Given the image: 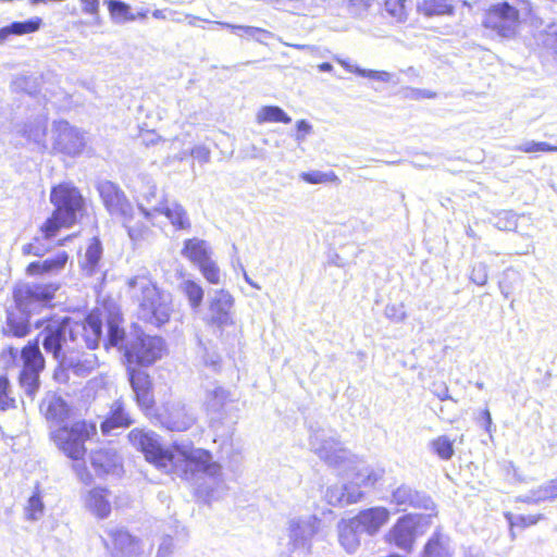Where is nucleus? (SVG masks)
I'll list each match as a JSON object with an SVG mask.
<instances>
[{"label": "nucleus", "mask_w": 557, "mask_h": 557, "mask_svg": "<svg viewBox=\"0 0 557 557\" xmlns=\"http://www.w3.org/2000/svg\"><path fill=\"white\" fill-rule=\"evenodd\" d=\"M423 557H450L447 541L440 533H434L423 548Z\"/></svg>", "instance_id": "nucleus-36"}, {"label": "nucleus", "mask_w": 557, "mask_h": 557, "mask_svg": "<svg viewBox=\"0 0 557 557\" xmlns=\"http://www.w3.org/2000/svg\"><path fill=\"white\" fill-rule=\"evenodd\" d=\"M258 124L264 123H283L289 124L292 117L277 106H263L259 109L256 115Z\"/></svg>", "instance_id": "nucleus-30"}, {"label": "nucleus", "mask_w": 557, "mask_h": 557, "mask_svg": "<svg viewBox=\"0 0 557 557\" xmlns=\"http://www.w3.org/2000/svg\"><path fill=\"white\" fill-rule=\"evenodd\" d=\"M518 149L525 153L556 152L557 146H552L545 141H531V143H527V144L520 146Z\"/></svg>", "instance_id": "nucleus-47"}, {"label": "nucleus", "mask_w": 557, "mask_h": 557, "mask_svg": "<svg viewBox=\"0 0 557 557\" xmlns=\"http://www.w3.org/2000/svg\"><path fill=\"white\" fill-rule=\"evenodd\" d=\"M8 330L7 335L16 338H23L30 333V323L27 319H18L15 317H8L7 319Z\"/></svg>", "instance_id": "nucleus-41"}, {"label": "nucleus", "mask_w": 557, "mask_h": 557, "mask_svg": "<svg viewBox=\"0 0 557 557\" xmlns=\"http://www.w3.org/2000/svg\"><path fill=\"white\" fill-rule=\"evenodd\" d=\"M231 400L228 391L218 387L209 392L207 395L206 406L208 410L219 411Z\"/></svg>", "instance_id": "nucleus-39"}, {"label": "nucleus", "mask_w": 557, "mask_h": 557, "mask_svg": "<svg viewBox=\"0 0 557 557\" xmlns=\"http://www.w3.org/2000/svg\"><path fill=\"white\" fill-rule=\"evenodd\" d=\"M44 511V504L39 492H35L27 502L25 515L28 520H36Z\"/></svg>", "instance_id": "nucleus-44"}, {"label": "nucleus", "mask_w": 557, "mask_h": 557, "mask_svg": "<svg viewBox=\"0 0 557 557\" xmlns=\"http://www.w3.org/2000/svg\"><path fill=\"white\" fill-rule=\"evenodd\" d=\"M473 281H474V282H476L479 285H483V284H485V283H486L487 277H486V275H483V276H482V277H480L479 280H476V278H474V277H473Z\"/></svg>", "instance_id": "nucleus-62"}, {"label": "nucleus", "mask_w": 557, "mask_h": 557, "mask_svg": "<svg viewBox=\"0 0 557 557\" xmlns=\"http://www.w3.org/2000/svg\"><path fill=\"white\" fill-rule=\"evenodd\" d=\"M100 199L112 218L121 221L132 239H138L148 231L143 215L136 212L124 191L111 182L98 186Z\"/></svg>", "instance_id": "nucleus-5"}, {"label": "nucleus", "mask_w": 557, "mask_h": 557, "mask_svg": "<svg viewBox=\"0 0 557 557\" xmlns=\"http://www.w3.org/2000/svg\"><path fill=\"white\" fill-rule=\"evenodd\" d=\"M436 396L440 400H447L450 398L448 388L446 386L441 393H436Z\"/></svg>", "instance_id": "nucleus-58"}, {"label": "nucleus", "mask_w": 557, "mask_h": 557, "mask_svg": "<svg viewBox=\"0 0 557 557\" xmlns=\"http://www.w3.org/2000/svg\"><path fill=\"white\" fill-rule=\"evenodd\" d=\"M417 492L410 486L400 485L392 492L391 503L396 506H414L417 503Z\"/></svg>", "instance_id": "nucleus-38"}, {"label": "nucleus", "mask_w": 557, "mask_h": 557, "mask_svg": "<svg viewBox=\"0 0 557 557\" xmlns=\"http://www.w3.org/2000/svg\"><path fill=\"white\" fill-rule=\"evenodd\" d=\"M17 356V350L16 348L12 347V346H8L5 347L2 351H1V357H9L11 359H15Z\"/></svg>", "instance_id": "nucleus-57"}, {"label": "nucleus", "mask_w": 557, "mask_h": 557, "mask_svg": "<svg viewBox=\"0 0 557 557\" xmlns=\"http://www.w3.org/2000/svg\"><path fill=\"white\" fill-rule=\"evenodd\" d=\"M106 4L110 16L116 22H129L136 18L131 12V7L121 0H107Z\"/></svg>", "instance_id": "nucleus-37"}, {"label": "nucleus", "mask_w": 557, "mask_h": 557, "mask_svg": "<svg viewBox=\"0 0 557 557\" xmlns=\"http://www.w3.org/2000/svg\"><path fill=\"white\" fill-rule=\"evenodd\" d=\"M97 434L96 421L85 418L61 423L49 433L50 441L60 453L73 461L76 476L86 485L94 481L92 473L84 462L88 453L87 444Z\"/></svg>", "instance_id": "nucleus-3"}, {"label": "nucleus", "mask_w": 557, "mask_h": 557, "mask_svg": "<svg viewBox=\"0 0 557 557\" xmlns=\"http://www.w3.org/2000/svg\"><path fill=\"white\" fill-rule=\"evenodd\" d=\"M133 423V420L125 411L124 405L121 401L114 403L104 420L100 423V429L103 434L110 433L117 428H127Z\"/></svg>", "instance_id": "nucleus-27"}, {"label": "nucleus", "mask_w": 557, "mask_h": 557, "mask_svg": "<svg viewBox=\"0 0 557 557\" xmlns=\"http://www.w3.org/2000/svg\"><path fill=\"white\" fill-rule=\"evenodd\" d=\"M544 47L552 55L557 59V30L546 35Z\"/></svg>", "instance_id": "nucleus-52"}, {"label": "nucleus", "mask_w": 557, "mask_h": 557, "mask_svg": "<svg viewBox=\"0 0 557 557\" xmlns=\"http://www.w3.org/2000/svg\"><path fill=\"white\" fill-rule=\"evenodd\" d=\"M541 499H556L557 498V476L547 481L539 488Z\"/></svg>", "instance_id": "nucleus-48"}, {"label": "nucleus", "mask_w": 557, "mask_h": 557, "mask_svg": "<svg viewBox=\"0 0 557 557\" xmlns=\"http://www.w3.org/2000/svg\"><path fill=\"white\" fill-rule=\"evenodd\" d=\"M520 24L519 10L506 1L488 7L482 21L485 29L502 38L513 37Z\"/></svg>", "instance_id": "nucleus-10"}, {"label": "nucleus", "mask_w": 557, "mask_h": 557, "mask_svg": "<svg viewBox=\"0 0 557 557\" xmlns=\"http://www.w3.org/2000/svg\"><path fill=\"white\" fill-rule=\"evenodd\" d=\"M126 372L135 403L147 417H151L156 409V398L150 374L134 366H127Z\"/></svg>", "instance_id": "nucleus-14"}, {"label": "nucleus", "mask_w": 557, "mask_h": 557, "mask_svg": "<svg viewBox=\"0 0 557 557\" xmlns=\"http://www.w3.org/2000/svg\"><path fill=\"white\" fill-rule=\"evenodd\" d=\"M102 320L107 327L103 347L110 349L122 346L126 339V331L121 309L113 304L102 302Z\"/></svg>", "instance_id": "nucleus-16"}, {"label": "nucleus", "mask_w": 557, "mask_h": 557, "mask_svg": "<svg viewBox=\"0 0 557 557\" xmlns=\"http://www.w3.org/2000/svg\"><path fill=\"white\" fill-rule=\"evenodd\" d=\"M35 326L41 329L36 337L41 339L46 352L51 354L60 363L75 371L94 369L97 363L95 354H89L85 359L79 358V346L72 333L70 318L49 317L37 321Z\"/></svg>", "instance_id": "nucleus-2"}, {"label": "nucleus", "mask_w": 557, "mask_h": 557, "mask_svg": "<svg viewBox=\"0 0 557 557\" xmlns=\"http://www.w3.org/2000/svg\"><path fill=\"white\" fill-rule=\"evenodd\" d=\"M76 236V234H70V235H66L65 237L59 239L57 242V245L58 246H63L65 243L72 240L74 237Z\"/></svg>", "instance_id": "nucleus-60"}, {"label": "nucleus", "mask_w": 557, "mask_h": 557, "mask_svg": "<svg viewBox=\"0 0 557 557\" xmlns=\"http://www.w3.org/2000/svg\"><path fill=\"white\" fill-rule=\"evenodd\" d=\"M87 455L95 474L99 478L108 476L123 469V458L113 447L100 446L91 449Z\"/></svg>", "instance_id": "nucleus-17"}, {"label": "nucleus", "mask_w": 557, "mask_h": 557, "mask_svg": "<svg viewBox=\"0 0 557 557\" xmlns=\"http://www.w3.org/2000/svg\"><path fill=\"white\" fill-rule=\"evenodd\" d=\"M53 150L66 156H76L84 150L85 140L83 134L67 121L61 120L53 123Z\"/></svg>", "instance_id": "nucleus-15"}, {"label": "nucleus", "mask_w": 557, "mask_h": 557, "mask_svg": "<svg viewBox=\"0 0 557 557\" xmlns=\"http://www.w3.org/2000/svg\"><path fill=\"white\" fill-rule=\"evenodd\" d=\"M150 215H151V214H150L149 212H144V218H145V219L150 218Z\"/></svg>", "instance_id": "nucleus-63"}, {"label": "nucleus", "mask_w": 557, "mask_h": 557, "mask_svg": "<svg viewBox=\"0 0 557 557\" xmlns=\"http://www.w3.org/2000/svg\"><path fill=\"white\" fill-rule=\"evenodd\" d=\"M58 286L52 284L22 286L13 290V298L18 307L27 306L32 301H49L53 299Z\"/></svg>", "instance_id": "nucleus-23"}, {"label": "nucleus", "mask_w": 557, "mask_h": 557, "mask_svg": "<svg viewBox=\"0 0 557 557\" xmlns=\"http://www.w3.org/2000/svg\"><path fill=\"white\" fill-rule=\"evenodd\" d=\"M102 248L98 238H92L86 249L85 261L82 263V270L88 275L94 274L101 259Z\"/></svg>", "instance_id": "nucleus-35"}, {"label": "nucleus", "mask_w": 557, "mask_h": 557, "mask_svg": "<svg viewBox=\"0 0 557 557\" xmlns=\"http://www.w3.org/2000/svg\"><path fill=\"white\" fill-rule=\"evenodd\" d=\"M358 531L357 525L352 524V518L339 528L338 540L346 552L354 553L359 547L360 539Z\"/></svg>", "instance_id": "nucleus-31"}, {"label": "nucleus", "mask_w": 557, "mask_h": 557, "mask_svg": "<svg viewBox=\"0 0 557 557\" xmlns=\"http://www.w3.org/2000/svg\"><path fill=\"white\" fill-rule=\"evenodd\" d=\"M44 25L39 16H33L26 21H15L0 28V45L10 36H24L38 32Z\"/></svg>", "instance_id": "nucleus-26"}, {"label": "nucleus", "mask_w": 557, "mask_h": 557, "mask_svg": "<svg viewBox=\"0 0 557 557\" xmlns=\"http://www.w3.org/2000/svg\"><path fill=\"white\" fill-rule=\"evenodd\" d=\"M82 10L85 14L99 20L100 2L99 0H79Z\"/></svg>", "instance_id": "nucleus-51"}, {"label": "nucleus", "mask_w": 557, "mask_h": 557, "mask_svg": "<svg viewBox=\"0 0 557 557\" xmlns=\"http://www.w3.org/2000/svg\"><path fill=\"white\" fill-rule=\"evenodd\" d=\"M506 518L509 522L510 530L525 529L536 524L541 519L542 515H518L506 513Z\"/></svg>", "instance_id": "nucleus-43"}, {"label": "nucleus", "mask_w": 557, "mask_h": 557, "mask_svg": "<svg viewBox=\"0 0 557 557\" xmlns=\"http://www.w3.org/2000/svg\"><path fill=\"white\" fill-rule=\"evenodd\" d=\"M21 359L23 366L17 376L18 384L25 388L27 395L34 396L39 388V374L46 366L38 337L22 347Z\"/></svg>", "instance_id": "nucleus-11"}, {"label": "nucleus", "mask_w": 557, "mask_h": 557, "mask_svg": "<svg viewBox=\"0 0 557 557\" xmlns=\"http://www.w3.org/2000/svg\"><path fill=\"white\" fill-rule=\"evenodd\" d=\"M300 178L308 184H338L339 177L335 174V172H321V171H309L302 172L300 174Z\"/></svg>", "instance_id": "nucleus-40"}, {"label": "nucleus", "mask_w": 557, "mask_h": 557, "mask_svg": "<svg viewBox=\"0 0 557 557\" xmlns=\"http://www.w3.org/2000/svg\"><path fill=\"white\" fill-rule=\"evenodd\" d=\"M391 510L384 506H373L358 511L352 524L368 535L377 534L391 520Z\"/></svg>", "instance_id": "nucleus-18"}, {"label": "nucleus", "mask_w": 557, "mask_h": 557, "mask_svg": "<svg viewBox=\"0 0 557 557\" xmlns=\"http://www.w3.org/2000/svg\"><path fill=\"white\" fill-rule=\"evenodd\" d=\"M54 212L76 224L86 215V200L79 189L70 183H60L50 190Z\"/></svg>", "instance_id": "nucleus-9"}, {"label": "nucleus", "mask_w": 557, "mask_h": 557, "mask_svg": "<svg viewBox=\"0 0 557 557\" xmlns=\"http://www.w3.org/2000/svg\"><path fill=\"white\" fill-rule=\"evenodd\" d=\"M319 69H320L321 71L329 72V71H331V70L333 69V66H332V64H331V63H329V62H324V63H321V64L319 65Z\"/></svg>", "instance_id": "nucleus-61"}, {"label": "nucleus", "mask_w": 557, "mask_h": 557, "mask_svg": "<svg viewBox=\"0 0 557 557\" xmlns=\"http://www.w3.org/2000/svg\"><path fill=\"white\" fill-rule=\"evenodd\" d=\"M190 154L198 157L203 161H208L210 157V151L206 147H197L191 149Z\"/></svg>", "instance_id": "nucleus-56"}, {"label": "nucleus", "mask_w": 557, "mask_h": 557, "mask_svg": "<svg viewBox=\"0 0 557 557\" xmlns=\"http://www.w3.org/2000/svg\"><path fill=\"white\" fill-rule=\"evenodd\" d=\"M417 11L426 17L450 15L454 12V5L449 0H423L418 3Z\"/></svg>", "instance_id": "nucleus-29"}, {"label": "nucleus", "mask_w": 557, "mask_h": 557, "mask_svg": "<svg viewBox=\"0 0 557 557\" xmlns=\"http://www.w3.org/2000/svg\"><path fill=\"white\" fill-rule=\"evenodd\" d=\"M39 411L48 422L58 426L67 422L73 414V407L62 396L53 394L41 400Z\"/></svg>", "instance_id": "nucleus-20"}, {"label": "nucleus", "mask_w": 557, "mask_h": 557, "mask_svg": "<svg viewBox=\"0 0 557 557\" xmlns=\"http://www.w3.org/2000/svg\"><path fill=\"white\" fill-rule=\"evenodd\" d=\"M234 29L244 30L248 34H253L255 32L259 30L258 28L250 27V26H233Z\"/></svg>", "instance_id": "nucleus-59"}, {"label": "nucleus", "mask_w": 557, "mask_h": 557, "mask_svg": "<svg viewBox=\"0 0 557 557\" xmlns=\"http://www.w3.org/2000/svg\"><path fill=\"white\" fill-rule=\"evenodd\" d=\"M153 417L161 428L171 432H185L196 421L184 405L164 406L163 411Z\"/></svg>", "instance_id": "nucleus-19"}, {"label": "nucleus", "mask_w": 557, "mask_h": 557, "mask_svg": "<svg viewBox=\"0 0 557 557\" xmlns=\"http://www.w3.org/2000/svg\"><path fill=\"white\" fill-rule=\"evenodd\" d=\"M234 297L226 289L215 290L213 297L209 300L208 317L205 319L206 325L215 334L222 335L224 330L234 326L233 317Z\"/></svg>", "instance_id": "nucleus-12"}, {"label": "nucleus", "mask_w": 557, "mask_h": 557, "mask_svg": "<svg viewBox=\"0 0 557 557\" xmlns=\"http://www.w3.org/2000/svg\"><path fill=\"white\" fill-rule=\"evenodd\" d=\"M71 324L72 333L79 346V358L85 359L89 355L86 351L97 349L102 338V304L91 309L83 320H71Z\"/></svg>", "instance_id": "nucleus-8"}, {"label": "nucleus", "mask_w": 557, "mask_h": 557, "mask_svg": "<svg viewBox=\"0 0 557 557\" xmlns=\"http://www.w3.org/2000/svg\"><path fill=\"white\" fill-rule=\"evenodd\" d=\"M296 129H297V139L298 140H302L305 138L306 135H308L309 133H311L312 131V126L310 125L309 122H307L306 120H299L297 123H296Z\"/></svg>", "instance_id": "nucleus-53"}, {"label": "nucleus", "mask_w": 557, "mask_h": 557, "mask_svg": "<svg viewBox=\"0 0 557 557\" xmlns=\"http://www.w3.org/2000/svg\"><path fill=\"white\" fill-rule=\"evenodd\" d=\"M69 260V253L65 250H62L42 261H33L28 263L25 269V273L32 277L59 273L65 269Z\"/></svg>", "instance_id": "nucleus-22"}, {"label": "nucleus", "mask_w": 557, "mask_h": 557, "mask_svg": "<svg viewBox=\"0 0 557 557\" xmlns=\"http://www.w3.org/2000/svg\"><path fill=\"white\" fill-rule=\"evenodd\" d=\"M50 250L49 246L41 243L40 237H34L30 243L25 244L22 247L24 256L42 257Z\"/></svg>", "instance_id": "nucleus-45"}, {"label": "nucleus", "mask_w": 557, "mask_h": 557, "mask_svg": "<svg viewBox=\"0 0 557 557\" xmlns=\"http://www.w3.org/2000/svg\"><path fill=\"white\" fill-rule=\"evenodd\" d=\"M504 471L507 480L510 482L521 483L525 481V475L523 474L522 470L512 462H509L505 467Z\"/></svg>", "instance_id": "nucleus-50"}, {"label": "nucleus", "mask_w": 557, "mask_h": 557, "mask_svg": "<svg viewBox=\"0 0 557 557\" xmlns=\"http://www.w3.org/2000/svg\"><path fill=\"white\" fill-rule=\"evenodd\" d=\"M127 440L148 463L166 474L177 472L183 463L193 472L214 474L219 470V465L212 460L210 451L188 448L177 442L165 446L153 431L135 428L128 432Z\"/></svg>", "instance_id": "nucleus-1"}, {"label": "nucleus", "mask_w": 557, "mask_h": 557, "mask_svg": "<svg viewBox=\"0 0 557 557\" xmlns=\"http://www.w3.org/2000/svg\"><path fill=\"white\" fill-rule=\"evenodd\" d=\"M17 408V400L5 373H0V411H10Z\"/></svg>", "instance_id": "nucleus-34"}, {"label": "nucleus", "mask_w": 557, "mask_h": 557, "mask_svg": "<svg viewBox=\"0 0 557 557\" xmlns=\"http://www.w3.org/2000/svg\"><path fill=\"white\" fill-rule=\"evenodd\" d=\"M163 352L164 342L160 336L143 334L128 347H125L124 356L129 363L135 362L140 367H149L161 359Z\"/></svg>", "instance_id": "nucleus-13"}, {"label": "nucleus", "mask_w": 557, "mask_h": 557, "mask_svg": "<svg viewBox=\"0 0 557 557\" xmlns=\"http://www.w3.org/2000/svg\"><path fill=\"white\" fill-rule=\"evenodd\" d=\"M411 9V0H384V12L395 22L403 23L407 20Z\"/></svg>", "instance_id": "nucleus-33"}, {"label": "nucleus", "mask_w": 557, "mask_h": 557, "mask_svg": "<svg viewBox=\"0 0 557 557\" xmlns=\"http://www.w3.org/2000/svg\"><path fill=\"white\" fill-rule=\"evenodd\" d=\"M109 542L104 546L112 554H127L129 556L136 553L139 541L125 529H114L109 531Z\"/></svg>", "instance_id": "nucleus-25"}, {"label": "nucleus", "mask_w": 557, "mask_h": 557, "mask_svg": "<svg viewBox=\"0 0 557 557\" xmlns=\"http://www.w3.org/2000/svg\"><path fill=\"white\" fill-rule=\"evenodd\" d=\"M382 474L383 472L382 471H376V470H368L364 474H358L359 475V480H358V486L359 487H363V488H373L376 486V484L379 483V481L382 479Z\"/></svg>", "instance_id": "nucleus-46"}, {"label": "nucleus", "mask_w": 557, "mask_h": 557, "mask_svg": "<svg viewBox=\"0 0 557 557\" xmlns=\"http://www.w3.org/2000/svg\"><path fill=\"white\" fill-rule=\"evenodd\" d=\"M154 212L164 215L175 231H189L191 222L186 209L176 201L163 199Z\"/></svg>", "instance_id": "nucleus-24"}, {"label": "nucleus", "mask_w": 557, "mask_h": 557, "mask_svg": "<svg viewBox=\"0 0 557 557\" xmlns=\"http://www.w3.org/2000/svg\"><path fill=\"white\" fill-rule=\"evenodd\" d=\"M411 97L413 99H433L436 97V92L435 91H430V90H422V89H413L412 90V94H411Z\"/></svg>", "instance_id": "nucleus-54"}, {"label": "nucleus", "mask_w": 557, "mask_h": 557, "mask_svg": "<svg viewBox=\"0 0 557 557\" xmlns=\"http://www.w3.org/2000/svg\"><path fill=\"white\" fill-rule=\"evenodd\" d=\"M111 492L103 486H95L90 488L84 498L85 507L98 519H106L112 511L110 500Z\"/></svg>", "instance_id": "nucleus-21"}, {"label": "nucleus", "mask_w": 557, "mask_h": 557, "mask_svg": "<svg viewBox=\"0 0 557 557\" xmlns=\"http://www.w3.org/2000/svg\"><path fill=\"white\" fill-rule=\"evenodd\" d=\"M181 255L198 268L209 284L219 285L221 283V269L216 261L212 259V249L205 239L198 237L185 239Z\"/></svg>", "instance_id": "nucleus-7"}, {"label": "nucleus", "mask_w": 557, "mask_h": 557, "mask_svg": "<svg viewBox=\"0 0 557 557\" xmlns=\"http://www.w3.org/2000/svg\"><path fill=\"white\" fill-rule=\"evenodd\" d=\"M481 420H482V424H483L484 430L487 433H491L492 432L493 422H492V417H491V412H490L488 409H484V410L481 411Z\"/></svg>", "instance_id": "nucleus-55"}, {"label": "nucleus", "mask_w": 557, "mask_h": 557, "mask_svg": "<svg viewBox=\"0 0 557 557\" xmlns=\"http://www.w3.org/2000/svg\"><path fill=\"white\" fill-rule=\"evenodd\" d=\"M74 223L64 216L52 211L51 214L39 226V233L44 239L54 238L61 230L70 228Z\"/></svg>", "instance_id": "nucleus-28"}, {"label": "nucleus", "mask_w": 557, "mask_h": 557, "mask_svg": "<svg viewBox=\"0 0 557 557\" xmlns=\"http://www.w3.org/2000/svg\"><path fill=\"white\" fill-rule=\"evenodd\" d=\"M426 524V518L421 515H403L384 534L383 540L389 546L410 553L417 539L424 533L423 527Z\"/></svg>", "instance_id": "nucleus-6"}, {"label": "nucleus", "mask_w": 557, "mask_h": 557, "mask_svg": "<svg viewBox=\"0 0 557 557\" xmlns=\"http://www.w3.org/2000/svg\"><path fill=\"white\" fill-rule=\"evenodd\" d=\"M181 292L187 298L189 307L198 310L202 305L205 290L202 286L195 280L187 278L180 285Z\"/></svg>", "instance_id": "nucleus-32"}, {"label": "nucleus", "mask_w": 557, "mask_h": 557, "mask_svg": "<svg viewBox=\"0 0 557 557\" xmlns=\"http://www.w3.org/2000/svg\"><path fill=\"white\" fill-rule=\"evenodd\" d=\"M431 448L442 460L451 459L455 453L453 442L445 435L435 437L431 442Z\"/></svg>", "instance_id": "nucleus-42"}, {"label": "nucleus", "mask_w": 557, "mask_h": 557, "mask_svg": "<svg viewBox=\"0 0 557 557\" xmlns=\"http://www.w3.org/2000/svg\"><path fill=\"white\" fill-rule=\"evenodd\" d=\"M129 288H138L134 296L138 307V319L146 324L160 327L171 318V306L158 285L144 276H134L127 281Z\"/></svg>", "instance_id": "nucleus-4"}, {"label": "nucleus", "mask_w": 557, "mask_h": 557, "mask_svg": "<svg viewBox=\"0 0 557 557\" xmlns=\"http://www.w3.org/2000/svg\"><path fill=\"white\" fill-rule=\"evenodd\" d=\"M140 145L145 147L154 146L162 141V138L152 129L141 128L138 133Z\"/></svg>", "instance_id": "nucleus-49"}]
</instances>
